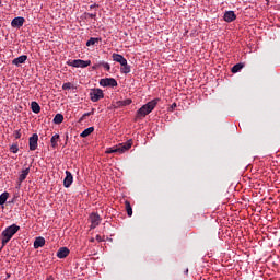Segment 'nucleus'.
Wrapping results in <instances>:
<instances>
[{"mask_svg": "<svg viewBox=\"0 0 280 280\" xmlns=\"http://www.w3.org/2000/svg\"><path fill=\"white\" fill-rule=\"evenodd\" d=\"M31 108L33 113H36V114L40 113V105H38V103L36 102L31 103Z\"/></svg>", "mask_w": 280, "mask_h": 280, "instance_id": "aec40b11", "label": "nucleus"}, {"mask_svg": "<svg viewBox=\"0 0 280 280\" xmlns=\"http://www.w3.org/2000/svg\"><path fill=\"white\" fill-rule=\"evenodd\" d=\"M11 152H13V154H16V152H19V145L13 144V145L11 147Z\"/></svg>", "mask_w": 280, "mask_h": 280, "instance_id": "cd10ccee", "label": "nucleus"}, {"mask_svg": "<svg viewBox=\"0 0 280 280\" xmlns=\"http://www.w3.org/2000/svg\"><path fill=\"white\" fill-rule=\"evenodd\" d=\"M73 184V175L71 174V172L66 171V177L63 179V186L69 189V187H71V185Z\"/></svg>", "mask_w": 280, "mask_h": 280, "instance_id": "1a4fd4ad", "label": "nucleus"}, {"mask_svg": "<svg viewBox=\"0 0 280 280\" xmlns=\"http://www.w3.org/2000/svg\"><path fill=\"white\" fill-rule=\"evenodd\" d=\"M62 89L63 91H69L71 89V82L63 83Z\"/></svg>", "mask_w": 280, "mask_h": 280, "instance_id": "bb28decb", "label": "nucleus"}, {"mask_svg": "<svg viewBox=\"0 0 280 280\" xmlns=\"http://www.w3.org/2000/svg\"><path fill=\"white\" fill-rule=\"evenodd\" d=\"M95 130L94 127H89L82 131L81 137L86 138Z\"/></svg>", "mask_w": 280, "mask_h": 280, "instance_id": "6ab92c4d", "label": "nucleus"}, {"mask_svg": "<svg viewBox=\"0 0 280 280\" xmlns=\"http://www.w3.org/2000/svg\"><path fill=\"white\" fill-rule=\"evenodd\" d=\"M10 197V194L9 192H2L0 195V205L3 206L4 202L8 201V198Z\"/></svg>", "mask_w": 280, "mask_h": 280, "instance_id": "b1692460", "label": "nucleus"}, {"mask_svg": "<svg viewBox=\"0 0 280 280\" xmlns=\"http://www.w3.org/2000/svg\"><path fill=\"white\" fill-rule=\"evenodd\" d=\"M58 139H60V135L56 133L51 137L50 143L52 148H56L58 145Z\"/></svg>", "mask_w": 280, "mask_h": 280, "instance_id": "5701e85b", "label": "nucleus"}, {"mask_svg": "<svg viewBox=\"0 0 280 280\" xmlns=\"http://www.w3.org/2000/svg\"><path fill=\"white\" fill-rule=\"evenodd\" d=\"M67 65L69 67H75L77 69H86V67H91V60L74 59L68 61Z\"/></svg>", "mask_w": 280, "mask_h": 280, "instance_id": "20e7f679", "label": "nucleus"}, {"mask_svg": "<svg viewBox=\"0 0 280 280\" xmlns=\"http://www.w3.org/2000/svg\"><path fill=\"white\" fill-rule=\"evenodd\" d=\"M95 43H100L98 38L95 37H91L88 42H86V47H91L92 45H95Z\"/></svg>", "mask_w": 280, "mask_h": 280, "instance_id": "a878e982", "label": "nucleus"}, {"mask_svg": "<svg viewBox=\"0 0 280 280\" xmlns=\"http://www.w3.org/2000/svg\"><path fill=\"white\" fill-rule=\"evenodd\" d=\"M121 67H122L120 69L121 73H125V74L130 73V66L128 65V61H126L125 65H122Z\"/></svg>", "mask_w": 280, "mask_h": 280, "instance_id": "393cba45", "label": "nucleus"}, {"mask_svg": "<svg viewBox=\"0 0 280 280\" xmlns=\"http://www.w3.org/2000/svg\"><path fill=\"white\" fill-rule=\"evenodd\" d=\"M125 207H126L127 215L129 218H132V206L130 205V201H125Z\"/></svg>", "mask_w": 280, "mask_h": 280, "instance_id": "a211bd4d", "label": "nucleus"}, {"mask_svg": "<svg viewBox=\"0 0 280 280\" xmlns=\"http://www.w3.org/2000/svg\"><path fill=\"white\" fill-rule=\"evenodd\" d=\"M100 85L101 86H117V80L114 78H106V79H101L100 80Z\"/></svg>", "mask_w": 280, "mask_h": 280, "instance_id": "6e6552de", "label": "nucleus"}, {"mask_svg": "<svg viewBox=\"0 0 280 280\" xmlns=\"http://www.w3.org/2000/svg\"><path fill=\"white\" fill-rule=\"evenodd\" d=\"M224 21H226V23H233V21H235L236 16H235V12L233 11H226L223 15Z\"/></svg>", "mask_w": 280, "mask_h": 280, "instance_id": "9d476101", "label": "nucleus"}, {"mask_svg": "<svg viewBox=\"0 0 280 280\" xmlns=\"http://www.w3.org/2000/svg\"><path fill=\"white\" fill-rule=\"evenodd\" d=\"M90 115H92V113H91V112H90V113H85V114H83L82 119H84V117H89Z\"/></svg>", "mask_w": 280, "mask_h": 280, "instance_id": "473e14b6", "label": "nucleus"}, {"mask_svg": "<svg viewBox=\"0 0 280 280\" xmlns=\"http://www.w3.org/2000/svg\"><path fill=\"white\" fill-rule=\"evenodd\" d=\"M171 108H176V103H173V104L171 105Z\"/></svg>", "mask_w": 280, "mask_h": 280, "instance_id": "f704fd0d", "label": "nucleus"}, {"mask_svg": "<svg viewBox=\"0 0 280 280\" xmlns=\"http://www.w3.org/2000/svg\"><path fill=\"white\" fill-rule=\"evenodd\" d=\"M113 61L114 62H119L120 66L126 65V62H128V60H126L121 55L119 54H113L112 55Z\"/></svg>", "mask_w": 280, "mask_h": 280, "instance_id": "ddd939ff", "label": "nucleus"}, {"mask_svg": "<svg viewBox=\"0 0 280 280\" xmlns=\"http://www.w3.org/2000/svg\"><path fill=\"white\" fill-rule=\"evenodd\" d=\"M30 174V167L22 170L19 176V185H21V183H23V180H25V178H27Z\"/></svg>", "mask_w": 280, "mask_h": 280, "instance_id": "dca6fc26", "label": "nucleus"}, {"mask_svg": "<svg viewBox=\"0 0 280 280\" xmlns=\"http://www.w3.org/2000/svg\"><path fill=\"white\" fill-rule=\"evenodd\" d=\"M103 67H104V69H106L107 71H110V65L104 63Z\"/></svg>", "mask_w": 280, "mask_h": 280, "instance_id": "c756f323", "label": "nucleus"}, {"mask_svg": "<svg viewBox=\"0 0 280 280\" xmlns=\"http://www.w3.org/2000/svg\"><path fill=\"white\" fill-rule=\"evenodd\" d=\"M27 60L26 55H22L15 59L12 60V65H15V67H21V65H24V62Z\"/></svg>", "mask_w": 280, "mask_h": 280, "instance_id": "f8f14e48", "label": "nucleus"}, {"mask_svg": "<svg viewBox=\"0 0 280 280\" xmlns=\"http://www.w3.org/2000/svg\"><path fill=\"white\" fill-rule=\"evenodd\" d=\"M187 272H189V269H186V275H187Z\"/></svg>", "mask_w": 280, "mask_h": 280, "instance_id": "c9c22d12", "label": "nucleus"}, {"mask_svg": "<svg viewBox=\"0 0 280 280\" xmlns=\"http://www.w3.org/2000/svg\"><path fill=\"white\" fill-rule=\"evenodd\" d=\"M89 16H90V19H95V16H97V13H96V12H94V13H89Z\"/></svg>", "mask_w": 280, "mask_h": 280, "instance_id": "7c9ffc66", "label": "nucleus"}, {"mask_svg": "<svg viewBox=\"0 0 280 280\" xmlns=\"http://www.w3.org/2000/svg\"><path fill=\"white\" fill-rule=\"evenodd\" d=\"M95 8H100V5H97L96 3L90 5V9H91V10H93V9H95Z\"/></svg>", "mask_w": 280, "mask_h": 280, "instance_id": "2f4dec72", "label": "nucleus"}, {"mask_svg": "<svg viewBox=\"0 0 280 280\" xmlns=\"http://www.w3.org/2000/svg\"><path fill=\"white\" fill-rule=\"evenodd\" d=\"M104 92L101 89H92L90 91V100L93 102H100V100H103Z\"/></svg>", "mask_w": 280, "mask_h": 280, "instance_id": "39448f33", "label": "nucleus"}, {"mask_svg": "<svg viewBox=\"0 0 280 280\" xmlns=\"http://www.w3.org/2000/svg\"><path fill=\"white\" fill-rule=\"evenodd\" d=\"M244 67H245L244 63H236L235 66L232 67V73H240V71H242Z\"/></svg>", "mask_w": 280, "mask_h": 280, "instance_id": "f3484780", "label": "nucleus"}, {"mask_svg": "<svg viewBox=\"0 0 280 280\" xmlns=\"http://www.w3.org/2000/svg\"><path fill=\"white\" fill-rule=\"evenodd\" d=\"M96 240H97L98 242H104V238H102V236H100V235H96Z\"/></svg>", "mask_w": 280, "mask_h": 280, "instance_id": "72a5a7b5", "label": "nucleus"}, {"mask_svg": "<svg viewBox=\"0 0 280 280\" xmlns=\"http://www.w3.org/2000/svg\"><path fill=\"white\" fill-rule=\"evenodd\" d=\"M130 148H132V140H128L125 143L107 149L106 154H124V152H128Z\"/></svg>", "mask_w": 280, "mask_h": 280, "instance_id": "f03ea898", "label": "nucleus"}, {"mask_svg": "<svg viewBox=\"0 0 280 280\" xmlns=\"http://www.w3.org/2000/svg\"><path fill=\"white\" fill-rule=\"evenodd\" d=\"M69 248H67V247H61V248H59V250L57 252V257L59 258V259H65L66 257H68L69 256Z\"/></svg>", "mask_w": 280, "mask_h": 280, "instance_id": "4468645a", "label": "nucleus"}, {"mask_svg": "<svg viewBox=\"0 0 280 280\" xmlns=\"http://www.w3.org/2000/svg\"><path fill=\"white\" fill-rule=\"evenodd\" d=\"M20 230H21V226L16 225V224H12V225L8 226L2 232L3 246H5L8 244V242H10V240H12V237H14V235H16V233H19Z\"/></svg>", "mask_w": 280, "mask_h": 280, "instance_id": "f257e3e1", "label": "nucleus"}, {"mask_svg": "<svg viewBox=\"0 0 280 280\" xmlns=\"http://www.w3.org/2000/svg\"><path fill=\"white\" fill-rule=\"evenodd\" d=\"M23 23H25V18L19 16V18H15V19L12 20L11 25L13 27L19 28V27H23Z\"/></svg>", "mask_w": 280, "mask_h": 280, "instance_id": "9b49d317", "label": "nucleus"}, {"mask_svg": "<svg viewBox=\"0 0 280 280\" xmlns=\"http://www.w3.org/2000/svg\"><path fill=\"white\" fill-rule=\"evenodd\" d=\"M65 121V116L62 114H57L54 117V124H62Z\"/></svg>", "mask_w": 280, "mask_h": 280, "instance_id": "412c9836", "label": "nucleus"}, {"mask_svg": "<svg viewBox=\"0 0 280 280\" xmlns=\"http://www.w3.org/2000/svg\"><path fill=\"white\" fill-rule=\"evenodd\" d=\"M156 104H159V98L148 102L137 112V117H145V115H150L156 108Z\"/></svg>", "mask_w": 280, "mask_h": 280, "instance_id": "7ed1b4c3", "label": "nucleus"}, {"mask_svg": "<svg viewBox=\"0 0 280 280\" xmlns=\"http://www.w3.org/2000/svg\"><path fill=\"white\" fill-rule=\"evenodd\" d=\"M13 135H14L15 139H21V130L14 131Z\"/></svg>", "mask_w": 280, "mask_h": 280, "instance_id": "c85d7f7f", "label": "nucleus"}, {"mask_svg": "<svg viewBox=\"0 0 280 280\" xmlns=\"http://www.w3.org/2000/svg\"><path fill=\"white\" fill-rule=\"evenodd\" d=\"M30 150L34 151L38 148V133H33L28 139Z\"/></svg>", "mask_w": 280, "mask_h": 280, "instance_id": "423d86ee", "label": "nucleus"}, {"mask_svg": "<svg viewBox=\"0 0 280 280\" xmlns=\"http://www.w3.org/2000/svg\"><path fill=\"white\" fill-rule=\"evenodd\" d=\"M90 222H91V229H96L100 226V222H102V219L100 218V214L92 213L90 214Z\"/></svg>", "mask_w": 280, "mask_h": 280, "instance_id": "0eeeda50", "label": "nucleus"}, {"mask_svg": "<svg viewBox=\"0 0 280 280\" xmlns=\"http://www.w3.org/2000/svg\"><path fill=\"white\" fill-rule=\"evenodd\" d=\"M130 104H132V100L130 98L117 102V106H130Z\"/></svg>", "mask_w": 280, "mask_h": 280, "instance_id": "4be33fe9", "label": "nucleus"}, {"mask_svg": "<svg viewBox=\"0 0 280 280\" xmlns=\"http://www.w3.org/2000/svg\"><path fill=\"white\" fill-rule=\"evenodd\" d=\"M45 246V237L38 236L34 241V248H43Z\"/></svg>", "mask_w": 280, "mask_h": 280, "instance_id": "2eb2a0df", "label": "nucleus"}]
</instances>
